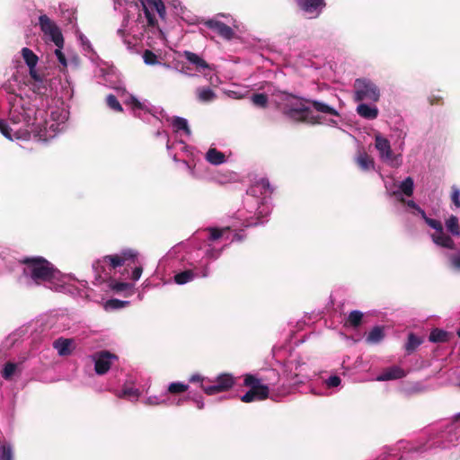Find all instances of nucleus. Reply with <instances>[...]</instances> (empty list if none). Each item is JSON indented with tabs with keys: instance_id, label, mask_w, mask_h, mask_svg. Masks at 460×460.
Returning <instances> with one entry per match:
<instances>
[{
	"instance_id": "17",
	"label": "nucleus",
	"mask_w": 460,
	"mask_h": 460,
	"mask_svg": "<svg viewBox=\"0 0 460 460\" xmlns=\"http://www.w3.org/2000/svg\"><path fill=\"white\" fill-rule=\"evenodd\" d=\"M357 112L366 119H375L378 116V109L376 106H369L366 103L358 104Z\"/></svg>"
},
{
	"instance_id": "62",
	"label": "nucleus",
	"mask_w": 460,
	"mask_h": 460,
	"mask_svg": "<svg viewBox=\"0 0 460 460\" xmlns=\"http://www.w3.org/2000/svg\"><path fill=\"white\" fill-rule=\"evenodd\" d=\"M459 387H460V383H459Z\"/></svg>"
},
{
	"instance_id": "47",
	"label": "nucleus",
	"mask_w": 460,
	"mask_h": 460,
	"mask_svg": "<svg viewBox=\"0 0 460 460\" xmlns=\"http://www.w3.org/2000/svg\"><path fill=\"white\" fill-rule=\"evenodd\" d=\"M55 54L58 58V62L64 66L66 67L67 66V63H66V56L65 54L62 52L61 49L58 48L56 50H55Z\"/></svg>"
},
{
	"instance_id": "7",
	"label": "nucleus",
	"mask_w": 460,
	"mask_h": 460,
	"mask_svg": "<svg viewBox=\"0 0 460 460\" xmlns=\"http://www.w3.org/2000/svg\"><path fill=\"white\" fill-rule=\"evenodd\" d=\"M375 146L379 152L380 158L383 162L392 166L397 165L396 155H394L387 138L380 135L376 136Z\"/></svg>"
},
{
	"instance_id": "35",
	"label": "nucleus",
	"mask_w": 460,
	"mask_h": 460,
	"mask_svg": "<svg viewBox=\"0 0 460 460\" xmlns=\"http://www.w3.org/2000/svg\"><path fill=\"white\" fill-rule=\"evenodd\" d=\"M0 460H13V448L10 444H2L0 447Z\"/></svg>"
},
{
	"instance_id": "29",
	"label": "nucleus",
	"mask_w": 460,
	"mask_h": 460,
	"mask_svg": "<svg viewBox=\"0 0 460 460\" xmlns=\"http://www.w3.org/2000/svg\"><path fill=\"white\" fill-rule=\"evenodd\" d=\"M446 226L453 235H459L460 231L458 218L456 216L452 215L449 217V218L446 221Z\"/></svg>"
},
{
	"instance_id": "19",
	"label": "nucleus",
	"mask_w": 460,
	"mask_h": 460,
	"mask_svg": "<svg viewBox=\"0 0 460 460\" xmlns=\"http://www.w3.org/2000/svg\"><path fill=\"white\" fill-rule=\"evenodd\" d=\"M206 159L211 164L219 165L226 162V155L217 149L211 147L206 154Z\"/></svg>"
},
{
	"instance_id": "6",
	"label": "nucleus",
	"mask_w": 460,
	"mask_h": 460,
	"mask_svg": "<svg viewBox=\"0 0 460 460\" xmlns=\"http://www.w3.org/2000/svg\"><path fill=\"white\" fill-rule=\"evenodd\" d=\"M117 360V355L108 350L100 351L94 355V370L98 375L102 376L111 369Z\"/></svg>"
},
{
	"instance_id": "27",
	"label": "nucleus",
	"mask_w": 460,
	"mask_h": 460,
	"mask_svg": "<svg viewBox=\"0 0 460 460\" xmlns=\"http://www.w3.org/2000/svg\"><path fill=\"white\" fill-rule=\"evenodd\" d=\"M195 278L193 270H187L174 276V281L179 285L186 284Z\"/></svg>"
},
{
	"instance_id": "49",
	"label": "nucleus",
	"mask_w": 460,
	"mask_h": 460,
	"mask_svg": "<svg viewBox=\"0 0 460 460\" xmlns=\"http://www.w3.org/2000/svg\"><path fill=\"white\" fill-rule=\"evenodd\" d=\"M142 274V268L141 267H136L132 273H131V279L137 280Z\"/></svg>"
},
{
	"instance_id": "24",
	"label": "nucleus",
	"mask_w": 460,
	"mask_h": 460,
	"mask_svg": "<svg viewBox=\"0 0 460 460\" xmlns=\"http://www.w3.org/2000/svg\"><path fill=\"white\" fill-rule=\"evenodd\" d=\"M362 318L363 314L360 311H351L347 318L345 324L356 329L360 326L362 323Z\"/></svg>"
},
{
	"instance_id": "39",
	"label": "nucleus",
	"mask_w": 460,
	"mask_h": 460,
	"mask_svg": "<svg viewBox=\"0 0 460 460\" xmlns=\"http://www.w3.org/2000/svg\"><path fill=\"white\" fill-rule=\"evenodd\" d=\"M16 370V364L13 362H7L5 363L4 369L2 371V376L5 380H9L12 378L13 375L14 374Z\"/></svg>"
},
{
	"instance_id": "46",
	"label": "nucleus",
	"mask_w": 460,
	"mask_h": 460,
	"mask_svg": "<svg viewBox=\"0 0 460 460\" xmlns=\"http://www.w3.org/2000/svg\"><path fill=\"white\" fill-rule=\"evenodd\" d=\"M341 378L338 376H331L326 380V385L328 387H336L341 385Z\"/></svg>"
},
{
	"instance_id": "32",
	"label": "nucleus",
	"mask_w": 460,
	"mask_h": 460,
	"mask_svg": "<svg viewBox=\"0 0 460 460\" xmlns=\"http://www.w3.org/2000/svg\"><path fill=\"white\" fill-rule=\"evenodd\" d=\"M251 99L252 103L257 107L266 108L268 105L269 99L265 93H253Z\"/></svg>"
},
{
	"instance_id": "8",
	"label": "nucleus",
	"mask_w": 460,
	"mask_h": 460,
	"mask_svg": "<svg viewBox=\"0 0 460 460\" xmlns=\"http://www.w3.org/2000/svg\"><path fill=\"white\" fill-rule=\"evenodd\" d=\"M146 26L155 27L157 24V20L149 10L155 11L161 19H164L166 15L165 5L163 0H146Z\"/></svg>"
},
{
	"instance_id": "33",
	"label": "nucleus",
	"mask_w": 460,
	"mask_h": 460,
	"mask_svg": "<svg viewBox=\"0 0 460 460\" xmlns=\"http://www.w3.org/2000/svg\"><path fill=\"white\" fill-rule=\"evenodd\" d=\"M109 287L114 292L120 293V292L129 289L131 285L127 282H119V281H116L115 279H111V281L109 283Z\"/></svg>"
},
{
	"instance_id": "55",
	"label": "nucleus",
	"mask_w": 460,
	"mask_h": 460,
	"mask_svg": "<svg viewBox=\"0 0 460 460\" xmlns=\"http://www.w3.org/2000/svg\"><path fill=\"white\" fill-rule=\"evenodd\" d=\"M418 212L420 213V215L421 216V217L423 218L424 221H426V218H429L425 213V211L423 209H421L420 208H418Z\"/></svg>"
},
{
	"instance_id": "11",
	"label": "nucleus",
	"mask_w": 460,
	"mask_h": 460,
	"mask_svg": "<svg viewBox=\"0 0 460 460\" xmlns=\"http://www.w3.org/2000/svg\"><path fill=\"white\" fill-rule=\"evenodd\" d=\"M297 6L306 13L318 16L326 6L325 0H296Z\"/></svg>"
},
{
	"instance_id": "44",
	"label": "nucleus",
	"mask_w": 460,
	"mask_h": 460,
	"mask_svg": "<svg viewBox=\"0 0 460 460\" xmlns=\"http://www.w3.org/2000/svg\"><path fill=\"white\" fill-rule=\"evenodd\" d=\"M146 65H155L161 64L157 60V56L153 53L151 50L146 49Z\"/></svg>"
},
{
	"instance_id": "53",
	"label": "nucleus",
	"mask_w": 460,
	"mask_h": 460,
	"mask_svg": "<svg viewBox=\"0 0 460 460\" xmlns=\"http://www.w3.org/2000/svg\"><path fill=\"white\" fill-rule=\"evenodd\" d=\"M203 381H204V377L201 376L199 374H196V375H193L190 377V382L191 383H196V382H200L201 385H204L203 384Z\"/></svg>"
},
{
	"instance_id": "13",
	"label": "nucleus",
	"mask_w": 460,
	"mask_h": 460,
	"mask_svg": "<svg viewBox=\"0 0 460 460\" xmlns=\"http://www.w3.org/2000/svg\"><path fill=\"white\" fill-rule=\"evenodd\" d=\"M406 376V372L398 366H394L385 368L379 376H377V381H388L401 379Z\"/></svg>"
},
{
	"instance_id": "20",
	"label": "nucleus",
	"mask_w": 460,
	"mask_h": 460,
	"mask_svg": "<svg viewBox=\"0 0 460 460\" xmlns=\"http://www.w3.org/2000/svg\"><path fill=\"white\" fill-rule=\"evenodd\" d=\"M452 334L441 329H433L429 336V341L433 343L447 342L450 340Z\"/></svg>"
},
{
	"instance_id": "15",
	"label": "nucleus",
	"mask_w": 460,
	"mask_h": 460,
	"mask_svg": "<svg viewBox=\"0 0 460 460\" xmlns=\"http://www.w3.org/2000/svg\"><path fill=\"white\" fill-rule=\"evenodd\" d=\"M356 163L358 166L363 171H368L374 169L375 162L374 159L365 151H359L356 157Z\"/></svg>"
},
{
	"instance_id": "43",
	"label": "nucleus",
	"mask_w": 460,
	"mask_h": 460,
	"mask_svg": "<svg viewBox=\"0 0 460 460\" xmlns=\"http://www.w3.org/2000/svg\"><path fill=\"white\" fill-rule=\"evenodd\" d=\"M11 130L8 124L4 120L0 119V132L8 139H13Z\"/></svg>"
},
{
	"instance_id": "18",
	"label": "nucleus",
	"mask_w": 460,
	"mask_h": 460,
	"mask_svg": "<svg viewBox=\"0 0 460 460\" xmlns=\"http://www.w3.org/2000/svg\"><path fill=\"white\" fill-rule=\"evenodd\" d=\"M431 238L436 244L441 247L451 250L455 249L454 240L449 235L445 234L443 231L441 233L432 234Z\"/></svg>"
},
{
	"instance_id": "41",
	"label": "nucleus",
	"mask_w": 460,
	"mask_h": 460,
	"mask_svg": "<svg viewBox=\"0 0 460 460\" xmlns=\"http://www.w3.org/2000/svg\"><path fill=\"white\" fill-rule=\"evenodd\" d=\"M126 304H128V302L113 298V299H110L106 302L105 307L107 309L108 308L119 309V308L123 307Z\"/></svg>"
},
{
	"instance_id": "48",
	"label": "nucleus",
	"mask_w": 460,
	"mask_h": 460,
	"mask_svg": "<svg viewBox=\"0 0 460 460\" xmlns=\"http://www.w3.org/2000/svg\"><path fill=\"white\" fill-rule=\"evenodd\" d=\"M29 69H30V75L34 80V82L40 83V84H42V78L37 73V71L35 70V67L29 68Z\"/></svg>"
},
{
	"instance_id": "5",
	"label": "nucleus",
	"mask_w": 460,
	"mask_h": 460,
	"mask_svg": "<svg viewBox=\"0 0 460 460\" xmlns=\"http://www.w3.org/2000/svg\"><path fill=\"white\" fill-rule=\"evenodd\" d=\"M234 385V378L231 374H221L215 380L212 385H200V387L208 395H214L222 392L228 391Z\"/></svg>"
},
{
	"instance_id": "57",
	"label": "nucleus",
	"mask_w": 460,
	"mask_h": 460,
	"mask_svg": "<svg viewBox=\"0 0 460 460\" xmlns=\"http://www.w3.org/2000/svg\"><path fill=\"white\" fill-rule=\"evenodd\" d=\"M408 205H409L410 207H411V208H417V209H418V208H419V207H417V205L414 203V201H410V202L408 203Z\"/></svg>"
},
{
	"instance_id": "21",
	"label": "nucleus",
	"mask_w": 460,
	"mask_h": 460,
	"mask_svg": "<svg viewBox=\"0 0 460 460\" xmlns=\"http://www.w3.org/2000/svg\"><path fill=\"white\" fill-rule=\"evenodd\" d=\"M422 342V338L418 337L413 332H410L408 334L407 342L404 346L407 354H411Z\"/></svg>"
},
{
	"instance_id": "58",
	"label": "nucleus",
	"mask_w": 460,
	"mask_h": 460,
	"mask_svg": "<svg viewBox=\"0 0 460 460\" xmlns=\"http://www.w3.org/2000/svg\"><path fill=\"white\" fill-rule=\"evenodd\" d=\"M234 239H236V240H238V241H241V240H242V236H241L240 234H236L234 235Z\"/></svg>"
},
{
	"instance_id": "38",
	"label": "nucleus",
	"mask_w": 460,
	"mask_h": 460,
	"mask_svg": "<svg viewBox=\"0 0 460 460\" xmlns=\"http://www.w3.org/2000/svg\"><path fill=\"white\" fill-rule=\"evenodd\" d=\"M106 103L111 110L117 112L122 111V106L120 105L119 102L118 101L115 95L109 94L106 97Z\"/></svg>"
},
{
	"instance_id": "12",
	"label": "nucleus",
	"mask_w": 460,
	"mask_h": 460,
	"mask_svg": "<svg viewBox=\"0 0 460 460\" xmlns=\"http://www.w3.org/2000/svg\"><path fill=\"white\" fill-rule=\"evenodd\" d=\"M206 26L226 40H231L234 36L233 29L220 21L209 20L206 22Z\"/></svg>"
},
{
	"instance_id": "26",
	"label": "nucleus",
	"mask_w": 460,
	"mask_h": 460,
	"mask_svg": "<svg viewBox=\"0 0 460 460\" xmlns=\"http://www.w3.org/2000/svg\"><path fill=\"white\" fill-rule=\"evenodd\" d=\"M39 24L40 30L44 34L53 30L58 25L46 14H42L39 17Z\"/></svg>"
},
{
	"instance_id": "3",
	"label": "nucleus",
	"mask_w": 460,
	"mask_h": 460,
	"mask_svg": "<svg viewBox=\"0 0 460 460\" xmlns=\"http://www.w3.org/2000/svg\"><path fill=\"white\" fill-rule=\"evenodd\" d=\"M354 101L355 102H377L380 97L378 87L370 80L358 78L354 82Z\"/></svg>"
},
{
	"instance_id": "37",
	"label": "nucleus",
	"mask_w": 460,
	"mask_h": 460,
	"mask_svg": "<svg viewBox=\"0 0 460 460\" xmlns=\"http://www.w3.org/2000/svg\"><path fill=\"white\" fill-rule=\"evenodd\" d=\"M189 386L182 383H172L168 386V392L172 394H177L186 392Z\"/></svg>"
},
{
	"instance_id": "42",
	"label": "nucleus",
	"mask_w": 460,
	"mask_h": 460,
	"mask_svg": "<svg viewBox=\"0 0 460 460\" xmlns=\"http://www.w3.org/2000/svg\"><path fill=\"white\" fill-rule=\"evenodd\" d=\"M425 223L430 226L431 228L435 229L437 233H441L443 231V226L440 221L433 218H426Z\"/></svg>"
},
{
	"instance_id": "23",
	"label": "nucleus",
	"mask_w": 460,
	"mask_h": 460,
	"mask_svg": "<svg viewBox=\"0 0 460 460\" xmlns=\"http://www.w3.org/2000/svg\"><path fill=\"white\" fill-rule=\"evenodd\" d=\"M22 56L29 68L36 67L39 58L31 49L23 48L22 49Z\"/></svg>"
},
{
	"instance_id": "56",
	"label": "nucleus",
	"mask_w": 460,
	"mask_h": 460,
	"mask_svg": "<svg viewBox=\"0 0 460 460\" xmlns=\"http://www.w3.org/2000/svg\"><path fill=\"white\" fill-rule=\"evenodd\" d=\"M440 98L432 97L429 99V102L431 105L438 104L439 102Z\"/></svg>"
},
{
	"instance_id": "54",
	"label": "nucleus",
	"mask_w": 460,
	"mask_h": 460,
	"mask_svg": "<svg viewBox=\"0 0 460 460\" xmlns=\"http://www.w3.org/2000/svg\"><path fill=\"white\" fill-rule=\"evenodd\" d=\"M194 401H195V402H196V404H197V407H198L199 410H201V409H203V408H204V402H203V401H202V399H201V398L194 399Z\"/></svg>"
},
{
	"instance_id": "40",
	"label": "nucleus",
	"mask_w": 460,
	"mask_h": 460,
	"mask_svg": "<svg viewBox=\"0 0 460 460\" xmlns=\"http://www.w3.org/2000/svg\"><path fill=\"white\" fill-rule=\"evenodd\" d=\"M229 230H230L229 227H225V228L211 227L208 229V231L210 232L209 239L211 241L218 240L219 238H221L223 236V234L225 232L229 231Z\"/></svg>"
},
{
	"instance_id": "9",
	"label": "nucleus",
	"mask_w": 460,
	"mask_h": 460,
	"mask_svg": "<svg viewBox=\"0 0 460 460\" xmlns=\"http://www.w3.org/2000/svg\"><path fill=\"white\" fill-rule=\"evenodd\" d=\"M136 253L131 250L124 251L120 254L107 255L104 257L105 261H109L112 269L120 266H131L134 263Z\"/></svg>"
},
{
	"instance_id": "52",
	"label": "nucleus",
	"mask_w": 460,
	"mask_h": 460,
	"mask_svg": "<svg viewBox=\"0 0 460 460\" xmlns=\"http://www.w3.org/2000/svg\"><path fill=\"white\" fill-rule=\"evenodd\" d=\"M33 89H34V92L38 93H43L44 92L42 90H46V86L44 85V83L42 82V84H40V83H34L33 84Z\"/></svg>"
},
{
	"instance_id": "61",
	"label": "nucleus",
	"mask_w": 460,
	"mask_h": 460,
	"mask_svg": "<svg viewBox=\"0 0 460 460\" xmlns=\"http://www.w3.org/2000/svg\"><path fill=\"white\" fill-rule=\"evenodd\" d=\"M459 418H460V414L457 415V419H459Z\"/></svg>"
},
{
	"instance_id": "2",
	"label": "nucleus",
	"mask_w": 460,
	"mask_h": 460,
	"mask_svg": "<svg viewBox=\"0 0 460 460\" xmlns=\"http://www.w3.org/2000/svg\"><path fill=\"white\" fill-rule=\"evenodd\" d=\"M19 263L24 265L22 275L35 285L52 282L58 271L50 261L41 256L24 257L19 260Z\"/></svg>"
},
{
	"instance_id": "22",
	"label": "nucleus",
	"mask_w": 460,
	"mask_h": 460,
	"mask_svg": "<svg viewBox=\"0 0 460 460\" xmlns=\"http://www.w3.org/2000/svg\"><path fill=\"white\" fill-rule=\"evenodd\" d=\"M385 337L384 327L375 326L367 336V342L368 343H378Z\"/></svg>"
},
{
	"instance_id": "60",
	"label": "nucleus",
	"mask_w": 460,
	"mask_h": 460,
	"mask_svg": "<svg viewBox=\"0 0 460 460\" xmlns=\"http://www.w3.org/2000/svg\"><path fill=\"white\" fill-rule=\"evenodd\" d=\"M138 1L141 3L142 6L144 7V0H138Z\"/></svg>"
},
{
	"instance_id": "30",
	"label": "nucleus",
	"mask_w": 460,
	"mask_h": 460,
	"mask_svg": "<svg viewBox=\"0 0 460 460\" xmlns=\"http://www.w3.org/2000/svg\"><path fill=\"white\" fill-rule=\"evenodd\" d=\"M140 395V392L133 387H126L119 394V397L128 398L130 401L137 400Z\"/></svg>"
},
{
	"instance_id": "28",
	"label": "nucleus",
	"mask_w": 460,
	"mask_h": 460,
	"mask_svg": "<svg viewBox=\"0 0 460 460\" xmlns=\"http://www.w3.org/2000/svg\"><path fill=\"white\" fill-rule=\"evenodd\" d=\"M172 124L175 131L183 130L188 135L190 134L187 119L181 117H174Z\"/></svg>"
},
{
	"instance_id": "36",
	"label": "nucleus",
	"mask_w": 460,
	"mask_h": 460,
	"mask_svg": "<svg viewBox=\"0 0 460 460\" xmlns=\"http://www.w3.org/2000/svg\"><path fill=\"white\" fill-rule=\"evenodd\" d=\"M400 190L402 192L411 197L413 193V181L411 177L406 178L400 185Z\"/></svg>"
},
{
	"instance_id": "25",
	"label": "nucleus",
	"mask_w": 460,
	"mask_h": 460,
	"mask_svg": "<svg viewBox=\"0 0 460 460\" xmlns=\"http://www.w3.org/2000/svg\"><path fill=\"white\" fill-rule=\"evenodd\" d=\"M45 35L49 36L51 41L59 49H62L64 46V38L62 32L58 26L55 27L53 30L48 31Z\"/></svg>"
},
{
	"instance_id": "31",
	"label": "nucleus",
	"mask_w": 460,
	"mask_h": 460,
	"mask_svg": "<svg viewBox=\"0 0 460 460\" xmlns=\"http://www.w3.org/2000/svg\"><path fill=\"white\" fill-rule=\"evenodd\" d=\"M243 385L247 387L267 385L266 384H263V379L258 378L257 376L251 374L244 376Z\"/></svg>"
},
{
	"instance_id": "14",
	"label": "nucleus",
	"mask_w": 460,
	"mask_h": 460,
	"mask_svg": "<svg viewBox=\"0 0 460 460\" xmlns=\"http://www.w3.org/2000/svg\"><path fill=\"white\" fill-rule=\"evenodd\" d=\"M182 57H184L190 63L195 66V67L199 70H204L209 67L208 64L201 58L196 53H193L190 50H185L182 53Z\"/></svg>"
},
{
	"instance_id": "50",
	"label": "nucleus",
	"mask_w": 460,
	"mask_h": 460,
	"mask_svg": "<svg viewBox=\"0 0 460 460\" xmlns=\"http://www.w3.org/2000/svg\"><path fill=\"white\" fill-rule=\"evenodd\" d=\"M131 105H132V110L135 111L136 110H142L143 108V104L138 101L137 100L136 98L132 97L131 98Z\"/></svg>"
},
{
	"instance_id": "16",
	"label": "nucleus",
	"mask_w": 460,
	"mask_h": 460,
	"mask_svg": "<svg viewBox=\"0 0 460 460\" xmlns=\"http://www.w3.org/2000/svg\"><path fill=\"white\" fill-rule=\"evenodd\" d=\"M73 340L58 338L53 342V347L56 349L60 356H68L71 354V345Z\"/></svg>"
},
{
	"instance_id": "1",
	"label": "nucleus",
	"mask_w": 460,
	"mask_h": 460,
	"mask_svg": "<svg viewBox=\"0 0 460 460\" xmlns=\"http://www.w3.org/2000/svg\"><path fill=\"white\" fill-rule=\"evenodd\" d=\"M308 105H311L320 113L339 116L334 108L323 102L305 99L286 92L281 93L279 101L276 102V108L283 116L293 122L311 125L320 124V117L314 115Z\"/></svg>"
},
{
	"instance_id": "51",
	"label": "nucleus",
	"mask_w": 460,
	"mask_h": 460,
	"mask_svg": "<svg viewBox=\"0 0 460 460\" xmlns=\"http://www.w3.org/2000/svg\"><path fill=\"white\" fill-rule=\"evenodd\" d=\"M451 263L455 269L460 270V254L452 256Z\"/></svg>"
},
{
	"instance_id": "10",
	"label": "nucleus",
	"mask_w": 460,
	"mask_h": 460,
	"mask_svg": "<svg viewBox=\"0 0 460 460\" xmlns=\"http://www.w3.org/2000/svg\"><path fill=\"white\" fill-rule=\"evenodd\" d=\"M270 387L265 386H251L242 397L241 401L243 402H252L254 401H262L269 397Z\"/></svg>"
},
{
	"instance_id": "59",
	"label": "nucleus",
	"mask_w": 460,
	"mask_h": 460,
	"mask_svg": "<svg viewBox=\"0 0 460 460\" xmlns=\"http://www.w3.org/2000/svg\"><path fill=\"white\" fill-rule=\"evenodd\" d=\"M456 334L460 338V328L457 330Z\"/></svg>"
},
{
	"instance_id": "45",
	"label": "nucleus",
	"mask_w": 460,
	"mask_h": 460,
	"mask_svg": "<svg viewBox=\"0 0 460 460\" xmlns=\"http://www.w3.org/2000/svg\"><path fill=\"white\" fill-rule=\"evenodd\" d=\"M451 199L456 208H460V190L456 187H452Z\"/></svg>"
},
{
	"instance_id": "34",
	"label": "nucleus",
	"mask_w": 460,
	"mask_h": 460,
	"mask_svg": "<svg viewBox=\"0 0 460 460\" xmlns=\"http://www.w3.org/2000/svg\"><path fill=\"white\" fill-rule=\"evenodd\" d=\"M198 97L201 102H210L215 98V93L208 87L199 88L198 89Z\"/></svg>"
},
{
	"instance_id": "4",
	"label": "nucleus",
	"mask_w": 460,
	"mask_h": 460,
	"mask_svg": "<svg viewBox=\"0 0 460 460\" xmlns=\"http://www.w3.org/2000/svg\"><path fill=\"white\" fill-rule=\"evenodd\" d=\"M9 119L13 124L23 122L26 127L32 126L36 120L35 111L31 107L13 105L9 111Z\"/></svg>"
}]
</instances>
